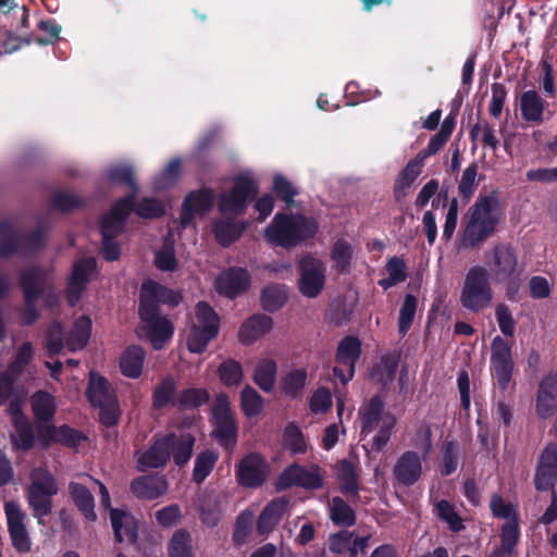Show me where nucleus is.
<instances>
[{"mask_svg": "<svg viewBox=\"0 0 557 557\" xmlns=\"http://www.w3.org/2000/svg\"><path fill=\"white\" fill-rule=\"evenodd\" d=\"M180 300V294L153 281L149 280L143 284L139 313L146 335L154 349H161L173 335L171 322L158 314V304L177 305Z\"/></svg>", "mask_w": 557, "mask_h": 557, "instance_id": "nucleus-1", "label": "nucleus"}, {"mask_svg": "<svg viewBox=\"0 0 557 557\" xmlns=\"http://www.w3.org/2000/svg\"><path fill=\"white\" fill-rule=\"evenodd\" d=\"M193 446L194 437L189 433L181 432L160 437L147 450L137 453V469L145 471L163 467L171 455L176 465H184L191 456Z\"/></svg>", "mask_w": 557, "mask_h": 557, "instance_id": "nucleus-2", "label": "nucleus"}, {"mask_svg": "<svg viewBox=\"0 0 557 557\" xmlns=\"http://www.w3.org/2000/svg\"><path fill=\"white\" fill-rule=\"evenodd\" d=\"M502 209L495 194L480 196L470 211L465 235L471 242H483L496 230Z\"/></svg>", "mask_w": 557, "mask_h": 557, "instance_id": "nucleus-3", "label": "nucleus"}, {"mask_svg": "<svg viewBox=\"0 0 557 557\" xmlns=\"http://www.w3.org/2000/svg\"><path fill=\"white\" fill-rule=\"evenodd\" d=\"M361 433L372 437V447L381 450L389 441L392 430L396 424L393 413L384 411L379 398H373L367 406L360 409Z\"/></svg>", "mask_w": 557, "mask_h": 557, "instance_id": "nucleus-4", "label": "nucleus"}, {"mask_svg": "<svg viewBox=\"0 0 557 557\" xmlns=\"http://www.w3.org/2000/svg\"><path fill=\"white\" fill-rule=\"evenodd\" d=\"M219 325L220 319L215 311L208 304L198 302L186 338L189 351L202 352L209 342L218 335Z\"/></svg>", "mask_w": 557, "mask_h": 557, "instance_id": "nucleus-5", "label": "nucleus"}, {"mask_svg": "<svg viewBox=\"0 0 557 557\" xmlns=\"http://www.w3.org/2000/svg\"><path fill=\"white\" fill-rule=\"evenodd\" d=\"M87 397L94 407L100 409V419L106 425H113L121 414L114 388L107 379L91 372L87 387Z\"/></svg>", "mask_w": 557, "mask_h": 557, "instance_id": "nucleus-6", "label": "nucleus"}, {"mask_svg": "<svg viewBox=\"0 0 557 557\" xmlns=\"http://www.w3.org/2000/svg\"><path fill=\"white\" fill-rule=\"evenodd\" d=\"M315 232L317 224L311 219L276 214L267 228V237L275 242L304 240L310 238Z\"/></svg>", "mask_w": 557, "mask_h": 557, "instance_id": "nucleus-7", "label": "nucleus"}, {"mask_svg": "<svg viewBox=\"0 0 557 557\" xmlns=\"http://www.w3.org/2000/svg\"><path fill=\"white\" fill-rule=\"evenodd\" d=\"M465 308L479 311L492 301V288L488 282V272L482 267L472 268L465 280L461 296Z\"/></svg>", "mask_w": 557, "mask_h": 557, "instance_id": "nucleus-8", "label": "nucleus"}, {"mask_svg": "<svg viewBox=\"0 0 557 557\" xmlns=\"http://www.w3.org/2000/svg\"><path fill=\"white\" fill-rule=\"evenodd\" d=\"M297 288L299 293L309 299L318 298L326 283V267L318 258L305 256L297 268Z\"/></svg>", "mask_w": 557, "mask_h": 557, "instance_id": "nucleus-9", "label": "nucleus"}, {"mask_svg": "<svg viewBox=\"0 0 557 557\" xmlns=\"http://www.w3.org/2000/svg\"><path fill=\"white\" fill-rule=\"evenodd\" d=\"M212 421L215 437L225 447H233L236 443L237 428L231 409L230 398L226 394L221 393L214 398Z\"/></svg>", "mask_w": 557, "mask_h": 557, "instance_id": "nucleus-10", "label": "nucleus"}, {"mask_svg": "<svg viewBox=\"0 0 557 557\" xmlns=\"http://www.w3.org/2000/svg\"><path fill=\"white\" fill-rule=\"evenodd\" d=\"M257 193L256 182L248 175L238 176L233 188L223 193L220 198L219 208L223 214L237 215L244 212L247 199Z\"/></svg>", "mask_w": 557, "mask_h": 557, "instance_id": "nucleus-11", "label": "nucleus"}, {"mask_svg": "<svg viewBox=\"0 0 557 557\" xmlns=\"http://www.w3.org/2000/svg\"><path fill=\"white\" fill-rule=\"evenodd\" d=\"M47 226L37 225L30 228L20 216L0 218V240L3 242H30L36 244L46 238Z\"/></svg>", "mask_w": 557, "mask_h": 557, "instance_id": "nucleus-12", "label": "nucleus"}, {"mask_svg": "<svg viewBox=\"0 0 557 557\" xmlns=\"http://www.w3.org/2000/svg\"><path fill=\"white\" fill-rule=\"evenodd\" d=\"M361 354V343L358 338L348 336L341 341L336 351V363L334 375L343 383L347 384L355 373V363Z\"/></svg>", "mask_w": 557, "mask_h": 557, "instance_id": "nucleus-13", "label": "nucleus"}, {"mask_svg": "<svg viewBox=\"0 0 557 557\" xmlns=\"http://www.w3.org/2000/svg\"><path fill=\"white\" fill-rule=\"evenodd\" d=\"M322 475L317 467H304L295 463L287 467L281 473L276 481V486L278 490H285L292 486L319 488L322 486Z\"/></svg>", "mask_w": 557, "mask_h": 557, "instance_id": "nucleus-14", "label": "nucleus"}, {"mask_svg": "<svg viewBox=\"0 0 557 557\" xmlns=\"http://www.w3.org/2000/svg\"><path fill=\"white\" fill-rule=\"evenodd\" d=\"M428 458L419 455L418 451H404L393 467V474L396 481L405 486H411L417 483L423 474V463Z\"/></svg>", "mask_w": 557, "mask_h": 557, "instance_id": "nucleus-15", "label": "nucleus"}, {"mask_svg": "<svg viewBox=\"0 0 557 557\" xmlns=\"http://www.w3.org/2000/svg\"><path fill=\"white\" fill-rule=\"evenodd\" d=\"M491 362L498 385L506 389L511 380L512 359L509 344L500 336H496L492 342Z\"/></svg>", "mask_w": 557, "mask_h": 557, "instance_id": "nucleus-16", "label": "nucleus"}, {"mask_svg": "<svg viewBox=\"0 0 557 557\" xmlns=\"http://www.w3.org/2000/svg\"><path fill=\"white\" fill-rule=\"evenodd\" d=\"M250 274L243 268H231L215 278V290L227 298H235L250 286Z\"/></svg>", "mask_w": 557, "mask_h": 557, "instance_id": "nucleus-17", "label": "nucleus"}, {"mask_svg": "<svg viewBox=\"0 0 557 557\" xmlns=\"http://www.w3.org/2000/svg\"><path fill=\"white\" fill-rule=\"evenodd\" d=\"M95 269L96 261L94 258L81 259L74 263L66 289L67 301L71 306H75L78 302Z\"/></svg>", "mask_w": 557, "mask_h": 557, "instance_id": "nucleus-18", "label": "nucleus"}, {"mask_svg": "<svg viewBox=\"0 0 557 557\" xmlns=\"http://www.w3.org/2000/svg\"><path fill=\"white\" fill-rule=\"evenodd\" d=\"M237 474L243 485L257 487L267 480L269 466L260 455L249 454L240 461Z\"/></svg>", "mask_w": 557, "mask_h": 557, "instance_id": "nucleus-19", "label": "nucleus"}, {"mask_svg": "<svg viewBox=\"0 0 557 557\" xmlns=\"http://www.w3.org/2000/svg\"><path fill=\"white\" fill-rule=\"evenodd\" d=\"M133 197L117 201L101 222V234L104 242H109L123 231L124 221L133 209Z\"/></svg>", "mask_w": 557, "mask_h": 557, "instance_id": "nucleus-20", "label": "nucleus"}, {"mask_svg": "<svg viewBox=\"0 0 557 557\" xmlns=\"http://www.w3.org/2000/svg\"><path fill=\"white\" fill-rule=\"evenodd\" d=\"M33 347L24 343L16 351L14 360L9 367V374H0V404L12 396V377L18 375L33 358Z\"/></svg>", "mask_w": 557, "mask_h": 557, "instance_id": "nucleus-21", "label": "nucleus"}, {"mask_svg": "<svg viewBox=\"0 0 557 557\" xmlns=\"http://www.w3.org/2000/svg\"><path fill=\"white\" fill-rule=\"evenodd\" d=\"M272 329V318L267 314L258 313L242 323L237 337L243 345H251L269 334Z\"/></svg>", "mask_w": 557, "mask_h": 557, "instance_id": "nucleus-22", "label": "nucleus"}, {"mask_svg": "<svg viewBox=\"0 0 557 557\" xmlns=\"http://www.w3.org/2000/svg\"><path fill=\"white\" fill-rule=\"evenodd\" d=\"M213 203V195L209 190L191 193L185 199L181 214V227L186 228L191 225L197 215H203L210 210Z\"/></svg>", "mask_w": 557, "mask_h": 557, "instance_id": "nucleus-23", "label": "nucleus"}, {"mask_svg": "<svg viewBox=\"0 0 557 557\" xmlns=\"http://www.w3.org/2000/svg\"><path fill=\"white\" fill-rule=\"evenodd\" d=\"M423 166L424 161L416 156L399 172L394 183V195L398 201L409 195L410 188L421 174Z\"/></svg>", "mask_w": 557, "mask_h": 557, "instance_id": "nucleus-24", "label": "nucleus"}, {"mask_svg": "<svg viewBox=\"0 0 557 557\" xmlns=\"http://www.w3.org/2000/svg\"><path fill=\"white\" fill-rule=\"evenodd\" d=\"M557 407V375L546 376L540 384L536 411L540 417H550Z\"/></svg>", "mask_w": 557, "mask_h": 557, "instance_id": "nucleus-25", "label": "nucleus"}, {"mask_svg": "<svg viewBox=\"0 0 557 557\" xmlns=\"http://www.w3.org/2000/svg\"><path fill=\"white\" fill-rule=\"evenodd\" d=\"M10 411L13 416L15 432L11 435L14 445L23 450H27L33 446V430L26 418L20 411V401L12 400Z\"/></svg>", "mask_w": 557, "mask_h": 557, "instance_id": "nucleus-26", "label": "nucleus"}, {"mask_svg": "<svg viewBox=\"0 0 557 557\" xmlns=\"http://www.w3.org/2000/svg\"><path fill=\"white\" fill-rule=\"evenodd\" d=\"M131 490L139 498L154 499L168 491V482L160 475L140 476L132 482Z\"/></svg>", "mask_w": 557, "mask_h": 557, "instance_id": "nucleus-27", "label": "nucleus"}, {"mask_svg": "<svg viewBox=\"0 0 557 557\" xmlns=\"http://www.w3.org/2000/svg\"><path fill=\"white\" fill-rule=\"evenodd\" d=\"M25 299L28 306L37 300L46 288L50 287V282L47 275L37 268L29 269L24 272L22 278Z\"/></svg>", "mask_w": 557, "mask_h": 557, "instance_id": "nucleus-28", "label": "nucleus"}, {"mask_svg": "<svg viewBox=\"0 0 557 557\" xmlns=\"http://www.w3.org/2000/svg\"><path fill=\"white\" fill-rule=\"evenodd\" d=\"M110 519L117 541L135 542L137 537V524L132 515L124 510L110 509Z\"/></svg>", "mask_w": 557, "mask_h": 557, "instance_id": "nucleus-29", "label": "nucleus"}, {"mask_svg": "<svg viewBox=\"0 0 557 557\" xmlns=\"http://www.w3.org/2000/svg\"><path fill=\"white\" fill-rule=\"evenodd\" d=\"M276 374V361L272 358L264 357L257 361L252 373V381L261 391L269 393L275 386Z\"/></svg>", "mask_w": 557, "mask_h": 557, "instance_id": "nucleus-30", "label": "nucleus"}, {"mask_svg": "<svg viewBox=\"0 0 557 557\" xmlns=\"http://www.w3.org/2000/svg\"><path fill=\"white\" fill-rule=\"evenodd\" d=\"M491 267L496 280L505 281L510 277L517 268V259L512 249L509 246H496Z\"/></svg>", "mask_w": 557, "mask_h": 557, "instance_id": "nucleus-31", "label": "nucleus"}, {"mask_svg": "<svg viewBox=\"0 0 557 557\" xmlns=\"http://www.w3.org/2000/svg\"><path fill=\"white\" fill-rule=\"evenodd\" d=\"M91 326L92 323L88 315L78 317L74 321L73 326L67 335L65 346L71 351L83 349L89 341Z\"/></svg>", "mask_w": 557, "mask_h": 557, "instance_id": "nucleus-32", "label": "nucleus"}, {"mask_svg": "<svg viewBox=\"0 0 557 557\" xmlns=\"http://www.w3.org/2000/svg\"><path fill=\"white\" fill-rule=\"evenodd\" d=\"M145 351L138 346H129L120 357V370L123 375L137 379L143 371Z\"/></svg>", "mask_w": 557, "mask_h": 557, "instance_id": "nucleus-33", "label": "nucleus"}, {"mask_svg": "<svg viewBox=\"0 0 557 557\" xmlns=\"http://www.w3.org/2000/svg\"><path fill=\"white\" fill-rule=\"evenodd\" d=\"M286 505L287 502L284 498L274 499L267 505L258 521V531L260 534H268L275 528L286 509Z\"/></svg>", "mask_w": 557, "mask_h": 557, "instance_id": "nucleus-34", "label": "nucleus"}, {"mask_svg": "<svg viewBox=\"0 0 557 557\" xmlns=\"http://www.w3.org/2000/svg\"><path fill=\"white\" fill-rule=\"evenodd\" d=\"M288 298V289L285 285L270 284L261 292V306L265 311L275 312L281 309Z\"/></svg>", "mask_w": 557, "mask_h": 557, "instance_id": "nucleus-35", "label": "nucleus"}, {"mask_svg": "<svg viewBox=\"0 0 557 557\" xmlns=\"http://www.w3.org/2000/svg\"><path fill=\"white\" fill-rule=\"evenodd\" d=\"M520 110L525 121L541 122L544 112V101L536 91L528 90L521 95Z\"/></svg>", "mask_w": 557, "mask_h": 557, "instance_id": "nucleus-36", "label": "nucleus"}, {"mask_svg": "<svg viewBox=\"0 0 557 557\" xmlns=\"http://www.w3.org/2000/svg\"><path fill=\"white\" fill-rule=\"evenodd\" d=\"M342 491L347 495H357L359 470L350 460H342L336 469Z\"/></svg>", "mask_w": 557, "mask_h": 557, "instance_id": "nucleus-37", "label": "nucleus"}, {"mask_svg": "<svg viewBox=\"0 0 557 557\" xmlns=\"http://www.w3.org/2000/svg\"><path fill=\"white\" fill-rule=\"evenodd\" d=\"M221 383L227 387H237L244 379L242 364L234 359H226L221 362L216 370Z\"/></svg>", "mask_w": 557, "mask_h": 557, "instance_id": "nucleus-38", "label": "nucleus"}, {"mask_svg": "<svg viewBox=\"0 0 557 557\" xmlns=\"http://www.w3.org/2000/svg\"><path fill=\"white\" fill-rule=\"evenodd\" d=\"M398 366L396 356H384L380 362L371 370V379L382 385L393 382Z\"/></svg>", "mask_w": 557, "mask_h": 557, "instance_id": "nucleus-39", "label": "nucleus"}, {"mask_svg": "<svg viewBox=\"0 0 557 557\" xmlns=\"http://www.w3.org/2000/svg\"><path fill=\"white\" fill-rule=\"evenodd\" d=\"M55 493H48L27 488V502L35 518L41 519L51 511V497Z\"/></svg>", "mask_w": 557, "mask_h": 557, "instance_id": "nucleus-40", "label": "nucleus"}, {"mask_svg": "<svg viewBox=\"0 0 557 557\" xmlns=\"http://www.w3.org/2000/svg\"><path fill=\"white\" fill-rule=\"evenodd\" d=\"M70 490L72 497L79 510L88 520L94 521L96 519V513L94 510V497L90 492L78 483H72L70 485Z\"/></svg>", "mask_w": 557, "mask_h": 557, "instance_id": "nucleus-41", "label": "nucleus"}, {"mask_svg": "<svg viewBox=\"0 0 557 557\" xmlns=\"http://www.w3.org/2000/svg\"><path fill=\"white\" fill-rule=\"evenodd\" d=\"M245 225L243 223H237L233 220H221L214 224L213 231L215 234V238L220 244L232 243L237 240Z\"/></svg>", "mask_w": 557, "mask_h": 557, "instance_id": "nucleus-42", "label": "nucleus"}, {"mask_svg": "<svg viewBox=\"0 0 557 557\" xmlns=\"http://www.w3.org/2000/svg\"><path fill=\"white\" fill-rule=\"evenodd\" d=\"M32 407L38 421L47 422L54 413L53 397L46 392H38L32 398Z\"/></svg>", "mask_w": 557, "mask_h": 557, "instance_id": "nucleus-43", "label": "nucleus"}, {"mask_svg": "<svg viewBox=\"0 0 557 557\" xmlns=\"http://www.w3.org/2000/svg\"><path fill=\"white\" fill-rule=\"evenodd\" d=\"M240 407L245 416L255 417L263 408V398L252 386L246 385L240 392Z\"/></svg>", "mask_w": 557, "mask_h": 557, "instance_id": "nucleus-44", "label": "nucleus"}, {"mask_svg": "<svg viewBox=\"0 0 557 557\" xmlns=\"http://www.w3.org/2000/svg\"><path fill=\"white\" fill-rule=\"evenodd\" d=\"M169 557H193L191 537L185 530H177L169 543Z\"/></svg>", "mask_w": 557, "mask_h": 557, "instance_id": "nucleus-45", "label": "nucleus"}, {"mask_svg": "<svg viewBox=\"0 0 557 557\" xmlns=\"http://www.w3.org/2000/svg\"><path fill=\"white\" fill-rule=\"evenodd\" d=\"M307 382V371L305 369H293L282 379V389L284 394L296 397L305 387Z\"/></svg>", "mask_w": 557, "mask_h": 557, "instance_id": "nucleus-46", "label": "nucleus"}, {"mask_svg": "<svg viewBox=\"0 0 557 557\" xmlns=\"http://www.w3.org/2000/svg\"><path fill=\"white\" fill-rule=\"evenodd\" d=\"M36 487V491L57 493L58 485L53 475L45 468H35L30 472V484L28 488Z\"/></svg>", "mask_w": 557, "mask_h": 557, "instance_id": "nucleus-47", "label": "nucleus"}, {"mask_svg": "<svg viewBox=\"0 0 557 557\" xmlns=\"http://www.w3.org/2000/svg\"><path fill=\"white\" fill-rule=\"evenodd\" d=\"M330 513L333 522L343 525H351L355 522L352 509L341 498L335 497L330 504Z\"/></svg>", "mask_w": 557, "mask_h": 557, "instance_id": "nucleus-48", "label": "nucleus"}, {"mask_svg": "<svg viewBox=\"0 0 557 557\" xmlns=\"http://www.w3.org/2000/svg\"><path fill=\"white\" fill-rule=\"evenodd\" d=\"M283 445L294 455L302 454L306 451V442L304 435L294 424H289L285 428L283 434Z\"/></svg>", "mask_w": 557, "mask_h": 557, "instance_id": "nucleus-49", "label": "nucleus"}, {"mask_svg": "<svg viewBox=\"0 0 557 557\" xmlns=\"http://www.w3.org/2000/svg\"><path fill=\"white\" fill-rule=\"evenodd\" d=\"M218 460V455L213 450H206L201 453L195 462L194 468V480L197 483L202 482L209 473L212 471L215 462Z\"/></svg>", "mask_w": 557, "mask_h": 557, "instance_id": "nucleus-50", "label": "nucleus"}, {"mask_svg": "<svg viewBox=\"0 0 557 557\" xmlns=\"http://www.w3.org/2000/svg\"><path fill=\"white\" fill-rule=\"evenodd\" d=\"M4 515L8 525V531L18 529L26 525L27 515L22 509L21 505L14 500L4 503Z\"/></svg>", "mask_w": 557, "mask_h": 557, "instance_id": "nucleus-51", "label": "nucleus"}, {"mask_svg": "<svg viewBox=\"0 0 557 557\" xmlns=\"http://www.w3.org/2000/svg\"><path fill=\"white\" fill-rule=\"evenodd\" d=\"M175 391V381L172 376H168L156 387L153 392V406L162 408L173 400Z\"/></svg>", "mask_w": 557, "mask_h": 557, "instance_id": "nucleus-52", "label": "nucleus"}, {"mask_svg": "<svg viewBox=\"0 0 557 557\" xmlns=\"http://www.w3.org/2000/svg\"><path fill=\"white\" fill-rule=\"evenodd\" d=\"M478 166L475 164L469 165L462 173L461 180L458 185L459 195L469 201L476 189Z\"/></svg>", "mask_w": 557, "mask_h": 557, "instance_id": "nucleus-53", "label": "nucleus"}, {"mask_svg": "<svg viewBox=\"0 0 557 557\" xmlns=\"http://www.w3.org/2000/svg\"><path fill=\"white\" fill-rule=\"evenodd\" d=\"M418 300L412 295H407L399 311V332L405 334L411 326L417 310Z\"/></svg>", "mask_w": 557, "mask_h": 557, "instance_id": "nucleus-54", "label": "nucleus"}, {"mask_svg": "<svg viewBox=\"0 0 557 557\" xmlns=\"http://www.w3.org/2000/svg\"><path fill=\"white\" fill-rule=\"evenodd\" d=\"M411 445L414 448L412 449L413 451H418L421 456L429 457L432 449L430 426L425 424L420 425L411 440Z\"/></svg>", "mask_w": 557, "mask_h": 557, "instance_id": "nucleus-55", "label": "nucleus"}, {"mask_svg": "<svg viewBox=\"0 0 557 557\" xmlns=\"http://www.w3.org/2000/svg\"><path fill=\"white\" fill-rule=\"evenodd\" d=\"M437 516L447 522L451 530L459 531L462 529V521L455 511L454 507L446 500H441L436 505Z\"/></svg>", "mask_w": 557, "mask_h": 557, "instance_id": "nucleus-56", "label": "nucleus"}, {"mask_svg": "<svg viewBox=\"0 0 557 557\" xmlns=\"http://www.w3.org/2000/svg\"><path fill=\"white\" fill-rule=\"evenodd\" d=\"M273 190L287 205L293 203V199L297 195L293 184L281 174H276L273 178Z\"/></svg>", "mask_w": 557, "mask_h": 557, "instance_id": "nucleus-57", "label": "nucleus"}, {"mask_svg": "<svg viewBox=\"0 0 557 557\" xmlns=\"http://www.w3.org/2000/svg\"><path fill=\"white\" fill-rule=\"evenodd\" d=\"M310 410L313 413H324L332 406V395L324 387L318 388L310 398Z\"/></svg>", "mask_w": 557, "mask_h": 557, "instance_id": "nucleus-58", "label": "nucleus"}, {"mask_svg": "<svg viewBox=\"0 0 557 557\" xmlns=\"http://www.w3.org/2000/svg\"><path fill=\"white\" fill-rule=\"evenodd\" d=\"M490 507L493 515L497 518L504 519L505 522H510V520H517L516 511L512 505L506 503L498 495H493Z\"/></svg>", "mask_w": 557, "mask_h": 557, "instance_id": "nucleus-59", "label": "nucleus"}, {"mask_svg": "<svg viewBox=\"0 0 557 557\" xmlns=\"http://www.w3.org/2000/svg\"><path fill=\"white\" fill-rule=\"evenodd\" d=\"M154 263L162 271H172L176 267L175 252L173 246H161L156 251Z\"/></svg>", "mask_w": 557, "mask_h": 557, "instance_id": "nucleus-60", "label": "nucleus"}, {"mask_svg": "<svg viewBox=\"0 0 557 557\" xmlns=\"http://www.w3.org/2000/svg\"><path fill=\"white\" fill-rule=\"evenodd\" d=\"M55 443H61L70 447H75L84 440L81 433L70 429L66 425L57 428V431H52Z\"/></svg>", "mask_w": 557, "mask_h": 557, "instance_id": "nucleus-61", "label": "nucleus"}, {"mask_svg": "<svg viewBox=\"0 0 557 557\" xmlns=\"http://www.w3.org/2000/svg\"><path fill=\"white\" fill-rule=\"evenodd\" d=\"M13 547L20 553H28L32 548V540L27 527L9 531Z\"/></svg>", "mask_w": 557, "mask_h": 557, "instance_id": "nucleus-62", "label": "nucleus"}, {"mask_svg": "<svg viewBox=\"0 0 557 557\" xmlns=\"http://www.w3.org/2000/svg\"><path fill=\"white\" fill-rule=\"evenodd\" d=\"M136 213L145 219H152L161 215L164 212L163 205L156 199H144L135 208Z\"/></svg>", "mask_w": 557, "mask_h": 557, "instance_id": "nucleus-63", "label": "nucleus"}, {"mask_svg": "<svg viewBox=\"0 0 557 557\" xmlns=\"http://www.w3.org/2000/svg\"><path fill=\"white\" fill-rule=\"evenodd\" d=\"M208 400V393L201 388H190L183 392L178 403L183 407H198Z\"/></svg>", "mask_w": 557, "mask_h": 557, "instance_id": "nucleus-64", "label": "nucleus"}]
</instances>
